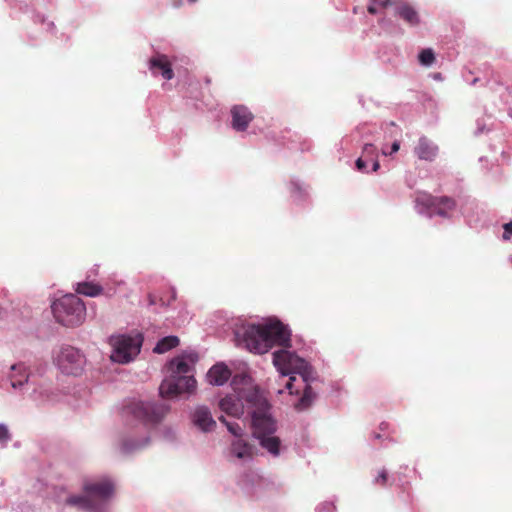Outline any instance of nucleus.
<instances>
[{"label": "nucleus", "mask_w": 512, "mask_h": 512, "mask_svg": "<svg viewBox=\"0 0 512 512\" xmlns=\"http://www.w3.org/2000/svg\"><path fill=\"white\" fill-rule=\"evenodd\" d=\"M221 411L229 416L240 418L244 411L251 416L253 436L262 448L273 456L280 453V438L275 436L276 422L269 413L270 405L266 397L255 387L242 389L237 395H227L219 402Z\"/></svg>", "instance_id": "obj_1"}, {"label": "nucleus", "mask_w": 512, "mask_h": 512, "mask_svg": "<svg viewBox=\"0 0 512 512\" xmlns=\"http://www.w3.org/2000/svg\"><path fill=\"white\" fill-rule=\"evenodd\" d=\"M235 337L239 346L258 354H264L274 346H291L290 331L279 320L242 325L236 329Z\"/></svg>", "instance_id": "obj_2"}, {"label": "nucleus", "mask_w": 512, "mask_h": 512, "mask_svg": "<svg viewBox=\"0 0 512 512\" xmlns=\"http://www.w3.org/2000/svg\"><path fill=\"white\" fill-rule=\"evenodd\" d=\"M273 364L279 371L282 379L291 374H298L300 376L304 384L303 394L295 404V408L297 410L309 408L316 398V393L310 385V382L314 379V371L309 363L297 356L294 352L287 349H280L273 353Z\"/></svg>", "instance_id": "obj_3"}, {"label": "nucleus", "mask_w": 512, "mask_h": 512, "mask_svg": "<svg viewBox=\"0 0 512 512\" xmlns=\"http://www.w3.org/2000/svg\"><path fill=\"white\" fill-rule=\"evenodd\" d=\"M166 413L167 407L163 404L136 399L127 401L121 411L122 418L127 424L139 422L145 426L157 424Z\"/></svg>", "instance_id": "obj_4"}, {"label": "nucleus", "mask_w": 512, "mask_h": 512, "mask_svg": "<svg viewBox=\"0 0 512 512\" xmlns=\"http://www.w3.org/2000/svg\"><path fill=\"white\" fill-rule=\"evenodd\" d=\"M52 312L56 321L63 326L81 325L86 317L84 302L74 294H67L52 304Z\"/></svg>", "instance_id": "obj_5"}, {"label": "nucleus", "mask_w": 512, "mask_h": 512, "mask_svg": "<svg viewBox=\"0 0 512 512\" xmlns=\"http://www.w3.org/2000/svg\"><path fill=\"white\" fill-rule=\"evenodd\" d=\"M142 342L143 338L141 335L112 337L110 339V343L113 346L111 359L122 364L130 362L140 353Z\"/></svg>", "instance_id": "obj_6"}, {"label": "nucleus", "mask_w": 512, "mask_h": 512, "mask_svg": "<svg viewBox=\"0 0 512 512\" xmlns=\"http://www.w3.org/2000/svg\"><path fill=\"white\" fill-rule=\"evenodd\" d=\"M196 389V380L193 375H170L164 379L159 387L160 395L173 398L182 393H192Z\"/></svg>", "instance_id": "obj_7"}, {"label": "nucleus", "mask_w": 512, "mask_h": 512, "mask_svg": "<svg viewBox=\"0 0 512 512\" xmlns=\"http://www.w3.org/2000/svg\"><path fill=\"white\" fill-rule=\"evenodd\" d=\"M59 369L67 375H79L82 372L84 359L79 350L72 346L62 347L55 358Z\"/></svg>", "instance_id": "obj_8"}, {"label": "nucleus", "mask_w": 512, "mask_h": 512, "mask_svg": "<svg viewBox=\"0 0 512 512\" xmlns=\"http://www.w3.org/2000/svg\"><path fill=\"white\" fill-rule=\"evenodd\" d=\"M416 203L433 210L435 214L442 217H448L449 213L456 207L455 200L450 197H435L426 193L419 194L416 198Z\"/></svg>", "instance_id": "obj_9"}, {"label": "nucleus", "mask_w": 512, "mask_h": 512, "mask_svg": "<svg viewBox=\"0 0 512 512\" xmlns=\"http://www.w3.org/2000/svg\"><path fill=\"white\" fill-rule=\"evenodd\" d=\"M83 491L89 494L100 505L110 499L114 493V485L109 479H102L96 482H85Z\"/></svg>", "instance_id": "obj_10"}, {"label": "nucleus", "mask_w": 512, "mask_h": 512, "mask_svg": "<svg viewBox=\"0 0 512 512\" xmlns=\"http://www.w3.org/2000/svg\"><path fill=\"white\" fill-rule=\"evenodd\" d=\"M148 64L152 74L156 75L157 73H161L165 80H171L174 77L172 65L167 55L157 53L149 59Z\"/></svg>", "instance_id": "obj_11"}, {"label": "nucleus", "mask_w": 512, "mask_h": 512, "mask_svg": "<svg viewBox=\"0 0 512 512\" xmlns=\"http://www.w3.org/2000/svg\"><path fill=\"white\" fill-rule=\"evenodd\" d=\"M392 7L395 10V14L403 19L407 24L411 26L419 24V14L411 4L403 0H393Z\"/></svg>", "instance_id": "obj_12"}, {"label": "nucleus", "mask_w": 512, "mask_h": 512, "mask_svg": "<svg viewBox=\"0 0 512 512\" xmlns=\"http://www.w3.org/2000/svg\"><path fill=\"white\" fill-rule=\"evenodd\" d=\"M196 357L192 354L182 355L169 362L171 375H191Z\"/></svg>", "instance_id": "obj_13"}, {"label": "nucleus", "mask_w": 512, "mask_h": 512, "mask_svg": "<svg viewBox=\"0 0 512 512\" xmlns=\"http://www.w3.org/2000/svg\"><path fill=\"white\" fill-rule=\"evenodd\" d=\"M438 146L427 137H421L414 148L416 156L425 161H434L438 155Z\"/></svg>", "instance_id": "obj_14"}, {"label": "nucleus", "mask_w": 512, "mask_h": 512, "mask_svg": "<svg viewBox=\"0 0 512 512\" xmlns=\"http://www.w3.org/2000/svg\"><path fill=\"white\" fill-rule=\"evenodd\" d=\"M232 126L237 131H244L247 129L249 123L253 119L252 113L247 107L242 105L234 106L231 109Z\"/></svg>", "instance_id": "obj_15"}, {"label": "nucleus", "mask_w": 512, "mask_h": 512, "mask_svg": "<svg viewBox=\"0 0 512 512\" xmlns=\"http://www.w3.org/2000/svg\"><path fill=\"white\" fill-rule=\"evenodd\" d=\"M65 504L88 512H96L98 510V503L86 493H84V495H72L67 497Z\"/></svg>", "instance_id": "obj_16"}, {"label": "nucleus", "mask_w": 512, "mask_h": 512, "mask_svg": "<svg viewBox=\"0 0 512 512\" xmlns=\"http://www.w3.org/2000/svg\"><path fill=\"white\" fill-rule=\"evenodd\" d=\"M231 376V371L223 364H216L207 373V379L212 385H223Z\"/></svg>", "instance_id": "obj_17"}, {"label": "nucleus", "mask_w": 512, "mask_h": 512, "mask_svg": "<svg viewBox=\"0 0 512 512\" xmlns=\"http://www.w3.org/2000/svg\"><path fill=\"white\" fill-rule=\"evenodd\" d=\"M194 423L203 431H211L216 426L211 412L206 407H199L195 410Z\"/></svg>", "instance_id": "obj_18"}, {"label": "nucleus", "mask_w": 512, "mask_h": 512, "mask_svg": "<svg viewBox=\"0 0 512 512\" xmlns=\"http://www.w3.org/2000/svg\"><path fill=\"white\" fill-rule=\"evenodd\" d=\"M254 446L241 438L236 439L231 444V453L241 460L251 459L254 456Z\"/></svg>", "instance_id": "obj_19"}, {"label": "nucleus", "mask_w": 512, "mask_h": 512, "mask_svg": "<svg viewBox=\"0 0 512 512\" xmlns=\"http://www.w3.org/2000/svg\"><path fill=\"white\" fill-rule=\"evenodd\" d=\"M11 370L10 381L13 388L21 387L27 382L29 375L24 364H15Z\"/></svg>", "instance_id": "obj_20"}, {"label": "nucleus", "mask_w": 512, "mask_h": 512, "mask_svg": "<svg viewBox=\"0 0 512 512\" xmlns=\"http://www.w3.org/2000/svg\"><path fill=\"white\" fill-rule=\"evenodd\" d=\"M77 294L87 296V297H96L103 294V287L94 282H80L77 283L75 288Z\"/></svg>", "instance_id": "obj_21"}, {"label": "nucleus", "mask_w": 512, "mask_h": 512, "mask_svg": "<svg viewBox=\"0 0 512 512\" xmlns=\"http://www.w3.org/2000/svg\"><path fill=\"white\" fill-rule=\"evenodd\" d=\"M178 344L179 338L177 336H166L158 341L153 351L157 354H163L178 346Z\"/></svg>", "instance_id": "obj_22"}, {"label": "nucleus", "mask_w": 512, "mask_h": 512, "mask_svg": "<svg viewBox=\"0 0 512 512\" xmlns=\"http://www.w3.org/2000/svg\"><path fill=\"white\" fill-rule=\"evenodd\" d=\"M393 0H369L367 10L370 14L375 15L380 8L392 7Z\"/></svg>", "instance_id": "obj_23"}, {"label": "nucleus", "mask_w": 512, "mask_h": 512, "mask_svg": "<svg viewBox=\"0 0 512 512\" xmlns=\"http://www.w3.org/2000/svg\"><path fill=\"white\" fill-rule=\"evenodd\" d=\"M419 62L424 66H430L435 61V54L432 49H423L418 56Z\"/></svg>", "instance_id": "obj_24"}, {"label": "nucleus", "mask_w": 512, "mask_h": 512, "mask_svg": "<svg viewBox=\"0 0 512 512\" xmlns=\"http://www.w3.org/2000/svg\"><path fill=\"white\" fill-rule=\"evenodd\" d=\"M147 442H148V439H145V441L142 443L124 440L121 445V451L124 454L131 453V452L135 451L136 449H139V448L143 447L144 445H146Z\"/></svg>", "instance_id": "obj_25"}, {"label": "nucleus", "mask_w": 512, "mask_h": 512, "mask_svg": "<svg viewBox=\"0 0 512 512\" xmlns=\"http://www.w3.org/2000/svg\"><path fill=\"white\" fill-rule=\"evenodd\" d=\"M219 420L226 425L228 431L232 435H234L236 437H241L242 436V428H241V426L238 423H236V422H228V421H226L224 416H220Z\"/></svg>", "instance_id": "obj_26"}, {"label": "nucleus", "mask_w": 512, "mask_h": 512, "mask_svg": "<svg viewBox=\"0 0 512 512\" xmlns=\"http://www.w3.org/2000/svg\"><path fill=\"white\" fill-rule=\"evenodd\" d=\"M362 153L367 160H373L377 157V148L373 144H365Z\"/></svg>", "instance_id": "obj_27"}, {"label": "nucleus", "mask_w": 512, "mask_h": 512, "mask_svg": "<svg viewBox=\"0 0 512 512\" xmlns=\"http://www.w3.org/2000/svg\"><path fill=\"white\" fill-rule=\"evenodd\" d=\"M387 481H388V473L387 471L383 468L381 469L379 472H378V475L377 477L375 478V483L380 485V486H385L387 484Z\"/></svg>", "instance_id": "obj_28"}, {"label": "nucleus", "mask_w": 512, "mask_h": 512, "mask_svg": "<svg viewBox=\"0 0 512 512\" xmlns=\"http://www.w3.org/2000/svg\"><path fill=\"white\" fill-rule=\"evenodd\" d=\"M297 381L295 376H290L289 379L285 383V388L289 391L290 394H298L299 390H293L294 383Z\"/></svg>", "instance_id": "obj_29"}, {"label": "nucleus", "mask_w": 512, "mask_h": 512, "mask_svg": "<svg viewBox=\"0 0 512 512\" xmlns=\"http://www.w3.org/2000/svg\"><path fill=\"white\" fill-rule=\"evenodd\" d=\"M9 439L10 434L8 428L5 425L0 424V442L6 443Z\"/></svg>", "instance_id": "obj_30"}, {"label": "nucleus", "mask_w": 512, "mask_h": 512, "mask_svg": "<svg viewBox=\"0 0 512 512\" xmlns=\"http://www.w3.org/2000/svg\"><path fill=\"white\" fill-rule=\"evenodd\" d=\"M511 235H512V222H509L504 225L503 239L508 240V239H510Z\"/></svg>", "instance_id": "obj_31"}, {"label": "nucleus", "mask_w": 512, "mask_h": 512, "mask_svg": "<svg viewBox=\"0 0 512 512\" xmlns=\"http://www.w3.org/2000/svg\"><path fill=\"white\" fill-rule=\"evenodd\" d=\"M356 167L359 171L365 172L367 167L366 160H364L362 157L358 158L356 160Z\"/></svg>", "instance_id": "obj_32"}, {"label": "nucleus", "mask_w": 512, "mask_h": 512, "mask_svg": "<svg viewBox=\"0 0 512 512\" xmlns=\"http://www.w3.org/2000/svg\"><path fill=\"white\" fill-rule=\"evenodd\" d=\"M399 149H400V144H399V142H398V141H395V142L392 144V146H391V151H390L389 153H388V152H386L385 150H383V151H382V153H383L384 155H391V154H393V153L397 152Z\"/></svg>", "instance_id": "obj_33"}, {"label": "nucleus", "mask_w": 512, "mask_h": 512, "mask_svg": "<svg viewBox=\"0 0 512 512\" xmlns=\"http://www.w3.org/2000/svg\"><path fill=\"white\" fill-rule=\"evenodd\" d=\"M373 160H374V162H373L372 170H373V172H376L380 168V164L376 158H374Z\"/></svg>", "instance_id": "obj_34"}, {"label": "nucleus", "mask_w": 512, "mask_h": 512, "mask_svg": "<svg viewBox=\"0 0 512 512\" xmlns=\"http://www.w3.org/2000/svg\"><path fill=\"white\" fill-rule=\"evenodd\" d=\"M148 299H149V304L150 305H154L155 304V299H154V297L152 295H149Z\"/></svg>", "instance_id": "obj_35"}, {"label": "nucleus", "mask_w": 512, "mask_h": 512, "mask_svg": "<svg viewBox=\"0 0 512 512\" xmlns=\"http://www.w3.org/2000/svg\"><path fill=\"white\" fill-rule=\"evenodd\" d=\"M373 437H374L375 439H380V438H381V435H380V434H378V433H374Z\"/></svg>", "instance_id": "obj_36"}, {"label": "nucleus", "mask_w": 512, "mask_h": 512, "mask_svg": "<svg viewBox=\"0 0 512 512\" xmlns=\"http://www.w3.org/2000/svg\"><path fill=\"white\" fill-rule=\"evenodd\" d=\"M190 3H195L197 0H188Z\"/></svg>", "instance_id": "obj_37"}, {"label": "nucleus", "mask_w": 512, "mask_h": 512, "mask_svg": "<svg viewBox=\"0 0 512 512\" xmlns=\"http://www.w3.org/2000/svg\"><path fill=\"white\" fill-rule=\"evenodd\" d=\"M478 83V79H474L473 84Z\"/></svg>", "instance_id": "obj_38"}]
</instances>
